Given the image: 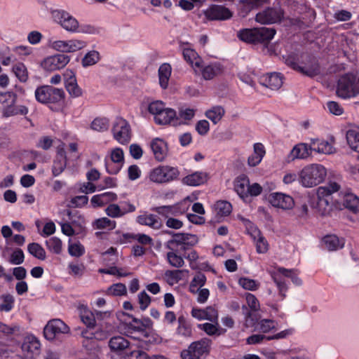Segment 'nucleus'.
I'll use <instances>...</instances> for the list:
<instances>
[{"label":"nucleus","instance_id":"f257e3e1","mask_svg":"<svg viewBox=\"0 0 359 359\" xmlns=\"http://www.w3.org/2000/svg\"><path fill=\"white\" fill-rule=\"evenodd\" d=\"M198 241L197 236L191 233H174L165 246L168 250L166 259L168 264L175 268H181L184 265V258L179 255L194 246Z\"/></svg>","mask_w":359,"mask_h":359},{"label":"nucleus","instance_id":"f03ea898","mask_svg":"<svg viewBox=\"0 0 359 359\" xmlns=\"http://www.w3.org/2000/svg\"><path fill=\"white\" fill-rule=\"evenodd\" d=\"M326 168L320 163H311L305 165L299 172L298 182L305 188H312L321 184L326 178Z\"/></svg>","mask_w":359,"mask_h":359},{"label":"nucleus","instance_id":"7ed1b4c3","mask_svg":"<svg viewBox=\"0 0 359 359\" xmlns=\"http://www.w3.org/2000/svg\"><path fill=\"white\" fill-rule=\"evenodd\" d=\"M36 100L42 104H49L54 110L60 109L64 103L65 93L62 88L43 86L35 90Z\"/></svg>","mask_w":359,"mask_h":359},{"label":"nucleus","instance_id":"20e7f679","mask_svg":"<svg viewBox=\"0 0 359 359\" xmlns=\"http://www.w3.org/2000/svg\"><path fill=\"white\" fill-rule=\"evenodd\" d=\"M276 30L265 27L243 29L238 32V38L250 44H267L274 36Z\"/></svg>","mask_w":359,"mask_h":359},{"label":"nucleus","instance_id":"39448f33","mask_svg":"<svg viewBox=\"0 0 359 359\" xmlns=\"http://www.w3.org/2000/svg\"><path fill=\"white\" fill-rule=\"evenodd\" d=\"M233 189L243 201H248L250 197H256L262 192V187L258 183H250L245 175L238 176L233 181Z\"/></svg>","mask_w":359,"mask_h":359},{"label":"nucleus","instance_id":"423d86ee","mask_svg":"<svg viewBox=\"0 0 359 359\" xmlns=\"http://www.w3.org/2000/svg\"><path fill=\"white\" fill-rule=\"evenodd\" d=\"M180 170L177 167L161 165L152 168L148 173L150 182L156 184H168L178 180Z\"/></svg>","mask_w":359,"mask_h":359},{"label":"nucleus","instance_id":"0eeeda50","mask_svg":"<svg viewBox=\"0 0 359 359\" xmlns=\"http://www.w3.org/2000/svg\"><path fill=\"white\" fill-rule=\"evenodd\" d=\"M269 273L279 290L281 299H283L285 297V293L287 289L284 278H290L295 285H299L302 284L301 279L297 276L296 271L294 269L279 267L276 269L269 270Z\"/></svg>","mask_w":359,"mask_h":359},{"label":"nucleus","instance_id":"6e6552de","mask_svg":"<svg viewBox=\"0 0 359 359\" xmlns=\"http://www.w3.org/2000/svg\"><path fill=\"white\" fill-rule=\"evenodd\" d=\"M16 96L14 93L6 92L0 93V112L4 116L25 115L28 109L24 105H15Z\"/></svg>","mask_w":359,"mask_h":359},{"label":"nucleus","instance_id":"1a4fd4ad","mask_svg":"<svg viewBox=\"0 0 359 359\" xmlns=\"http://www.w3.org/2000/svg\"><path fill=\"white\" fill-rule=\"evenodd\" d=\"M337 94L344 99L359 95V76L349 74L341 76L338 81Z\"/></svg>","mask_w":359,"mask_h":359},{"label":"nucleus","instance_id":"9d476101","mask_svg":"<svg viewBox=\"0 0 359 359\" xmlns=\"http://www.w3.org/2000/svg\"><path fill=\"white\" fill-rule=\"evenodd\" d=\"M212 341L208 338L194 341L190 344L187 350L182 352V359H201L206 356L210 350Z\"/></svg>","mask_w":359,"mask_h":359},{"label":"nucleus","instance_id":"9b49d317","mask_svg":"<svg viewBox=\"0 0 359 359\" xmlns=\"http://www.w3.org/2000/svg\"><path fill=\"white\" fill-rule=\"evenodd\" d=\"M62 28L69 33H83L93 34L97 32V29L89 24L80 25L78 20L70 13H64Z\"/></svg>","mask_w":359,"mask_h":359},{"label":"nucleus","instance_id":"f8f14e48","mask_svg":"<svg viewBox=\"0 0 359 359\" xmlns=\"http://www.w3.org/2000/svg\"><path fill=\"white\" fill-rule=\"evenodd\" d=\"M114 138L121 144H128L131 138L130 127L128 123L122 118H117L112 127Z\"/></svg>","mask_w":359,"mask_h":359},{"label":"nucleus","instance_id":"ddd939ff","mask_svg":"<svg viewBox=\"0 0 359 359\" xmlns=\"http://www.w3.org/2000/svg\"><path fill=\"white\" fill-rule=\"evenodd\" d=\"M69 61V56L58 53L44 58L41 62V66L45 71L54 72L63 69Z\"/></svg>","mask_w":359,"mask_h":359},{"label":"nucleus","instance_id":"4468645a","mask_svg":"<svg viewBox=\"0 0 359 359\" xmlns=\"http://www.w3.org/2000/svg\"><path fill=\"white\" fill-rule=\"evenodd\" d=\"M86 46V41L76 39L57 40L50 44L53 49L62 53H74L84 48Z\"/></svg>","mask_w":359,"mask_h":359},{"label":"nucleus","instance_id":"2eb2a0df","mask_svg":"<svg viewBox=\"0 0 359 359\" xmlns=\"http://www.w3.org/2000/svg\"><path fill=\"white\" fill-rule=\"evenodd\" d=\"M339 189V184L335 182H330L327 185L318 188V207L320 210L323 208L322 212L323 214H325L327 212V208L330 206V203L327 197L330 196L333 193L338 191Z\"/></svg>","mask_w":359,"mask_h":359},{"label":"nucleus","instance_id":"dca6fc26","mask_svg":"<svg viewBox=\"0 0 359 359\" xmlns=\"http://www.w3.org/2000/svg\"><path fill=\"white\" fill-rule=\"evenodd\" d=\"M124 164V153L122 149L116 147L110 151L109 159L105 160V167L109 174L116 175Z\"/></svg>","mask_w":359,"mask_h":359},{"label":"nucleus","instance_id":"f3484780","mask_svg":"<svg viewBox=\"0 0 359 359\" xmlns=\"http://www.w3.org/2000/svg\"><path fill=\"white\" fill-rule=\"evenodd\" d=\"M188 205L185 202H180L171 205H162L156 207L154 210L165 218L176 217L184 215L188 210Z\"/></svg>","mask_w":359,"mask_h":359},{"label":"nucleus","instance_id":"a211bd4d","mask_svg":"<svg viewBox=\"0 0 359 359\" xmlns=\"http://www.w3.org/2000/svg\"><path fill=\"white\" fill-rule=\"evenodd\" d=\"M69 332V327L60 319L50 320L43 330L44 336L48 340H53L59 334Z\"/></svg>","mask_w":359,"mask_h":359},{"label":"nucleus","instance_id":"6ab92c4d","mask_svg":"<svg viewBox=\"0 0 359 359\" xmlns=\"http://www.w3.org/2000/svg\"><path fill=\"white\" fill-rule=\"evenodd\" d=\"M270 204L277 208L291 210L294 205V201L292 196L282 192H273L269 196Z\"/></svg>","mask_w":359,"mask_h":359},{"label":"nucleus","instance_id":"aec40b11","mask_svg":"<svg viewBox=\"0 0 359 359\" xmlns=\"http://www.w3.org/2000/svg\"><path fill=\"white\" fill-rule=\"evenodd\" d=\"M191 316L198 320L217 321L219 313L217 309L213 306H209L204 309L193 307L191 311Z\"/></svg>","mask_w":359,"mask_h":359},{"label":"nucleus","instance_id":"412c9836","mask_svg":"<svg viewBox=\"0 0 359 359\" xmlns=\"http://www.w3.org/2000/svg\"><path fill=\"white\" fill-rule=\"evenodd\" d=\"M180 48L182 52L184 59L192 67L194 72L198 73L197 69H200L201 63H203L198 54L188 43H181Z\"/></svg>","mask_w":359,"mask_h":359},{"label":"nucleus","instance_id":"4be33fe9","mask_svg":"<svg viewBox=\"0 0 359 359\" xmlns=\"http://www.w3.org/2000/svg\"><path fill=\"white\" fill-rule=\"evenodd\" d=\"M311 156L312 152L310 144L299 142L292 147L287 158L288 162H292L296 160H306Z\"/></svg>","mask_w":359,"mask_h":359},{"label":"nucleus","instance_id":"5701e85b","mask_svg":"<svg viewBox=\"0 0 359 359\" xmlns=\"http://www.w3.org/2000/svg\"><path fill=\"white\" fill-rule=\"evenodd\" d=\"M39 348L40 343L37 339L32 335L27 336L21 345L22 357L25 359L32 358L39 354Z\"/></svg>","mask_w":359,"mask_h":359},{"label":"nucleus","instance_id":"b1692460","mask_svg":"<svg viewBox=\"0 0 359 359\" xmlns=\"http://www.w3.org/2000/svg\"><path fill=\"white\" fill-rule=\"evenodd\" d=\"M283 16L281 9L267 8L256 15V21L261 24H272L280 20Z\"/></svg>","mask_w":359,"mask_h":359},{"label":"nucleus","instance_id":"393cba45","mask_svg":"<svg viewBox=\"0 0 359 359\" xmlns=\"http://www.w3.org/2000/svg\"><path fill=\"white\" fill-rule=\"evenodd\" d=\"M311 152L320 154L330 155L335 153L333 144L327 140L319 138H311L309 142Z\"/></svg>","mask_w":359,"mask_h":359},{"label":"nucleus","instance_id":"a878e982","mask_svg":"<svg viewBox=\"0 0 359 359\" xmlns=\"http://www.w3.org/2000/svg\"><path fill=\"white\" fill-rule=\"evenodd\" d=\"M249 233L256 247L257 252L259 254L266 253L269 250V245L261 231L257 227L251 226L249 229Z\"/></svg>","mask_w":359,"mask_h":359},{"label":"nucleus","instance_id":"bb28decb","mask_svg":"<svg viewBox=\"0 0 359 359\" xmlns=\"http://www.w3.org/2000/svg\"><path fill=\"white\" fill-rule=\"evenodd\" d=\"M38 3L41 12L43 14H46V13H49L51 15L52 20L62 27L61 23H63L64 19L63 14L69 13L63 9H55L51 6L50 3L45 1H39Z\"/></svg>","mask_w":359,"mask_h":359},{"label":"nucleus","instance_id":"cd10ccee","mask_svg":"<svg viewBox=\"0 0 359 359\" xmlns=\"http://www.w3.org/2000/svg\"><path fill=\"white\" fill-rule=\"evenodd\" d=\"M154 121L157 124L160 125L172 124L177 126L181 124L175 110L171 108H166L165 107L161 113L156 116Z\"/></svg>","mask_w":359,"mask_h":359},{"label":"nucleus","instance_id":"c85d7f7f","mask_svg":"<svg viewBox=\"0 0 359 359\" xmlns=\"http://www.w3.org/2000/svg\"><path fill=\"white\" fill-rule=\"evenodd\" d=\"M136 222L140 225L147 226L152 229L159 230L163 227V222L156 215L144 212L136 217Z\"/></svg>","mask_w":359,"mask_h":359},{"label":"nucleus","instance_id":"c756f323","mask_svg":"<svg viewBox=\"0 0 359 359\" xmlns=\"http://www.w3.org/2000/svg\"><path fill=\"white\" fill-rule=\"evenodd\" d=\"M206 18L209 20H227L229 19L232 14L231 11L222 6H213L205 12Z\"/></svg>","mask_w":359,"mask_h":359},{"label":"nucleus","instance_id":"7c9ffc66","mask_svg":"<svg viewBox=\"0 0 359 359\" xmlns=\"http://www.w3.org/2000/svg\"><path fill=\"white\" fill-rule=\"evenodd\" d=\"M208 179L209 175L207 172L197 171L183 177L182 182L187 186L197 187L205 184Z\"/></svg>","mask_w":359,"mask_h":359},{"label":"nucleus","instance_id":"2f4dec72","mask_svg":"<svg viewBox=\"0 0 359 359\" xmlns=\"http://www.w3.org/2000/svg\"><path fill=\"white\" fill-rule=\"evenodd\" d=\"M150 147L155 158L158 161H162L165 158L168 154V147L163 140L160 138L154 139L150 143Z\"/></svg>","mask_w":359,"mask_h":359},{"label":"nucleus","instance_id":"473e14b6","mask_svg":"<svg viewBox=\"0 0 359 359\" xmlns=\"http://www.w3.org/2000/svg\"><path fill=\"white\" fill-rule=\"evenodd\" d=\"M286 63L291 66L294 69L308 76H314L320 74V67L316 62H313L310 65L300 66L291 59H287Z\"/></svg>","mask_w":359,"mask_h":359},{"label":"nucleus","instance_id":"72a5a7b5","mask_svg":"<svg viewBox=\"0 0 359 359\" xmlns=\"http://www.w3.org/2000/svg\"><path fill=\"white\" fill-rule=\"evenodd\" d=\"M283 83V77L278 73L265 74L260 78V83L272 90H278L282 86Z\"/></svg>","mask_w":359,"mask_h":359},{"label":"nucleus","instance_id":"f704fd0d","mask_svg":"<svg viewBox=\"0 0 359 359\" xmlns=\"http://www.w3.org/2000/svg\"><path fill=\"white\" fill-rule=\"evenodd\" d=\"M197 69L205 80H211L221 73L222 67L218 62H212L207 65H203L201 63V67Z\"/></svg>","mask_w":359,"mask_h":359},{"label":"nucleus","instance_id":"c9c22d12","mask_svg":"<svg viewBox=\"0 0 359 359\" xmlns=\"http://www.w3.org/2000/svg\"><path fill=\"white\" fill-rule=\"evenodd\" d=\"M266 150L264 146L259 142L255 143L253 145V153L248 158V164L250 167H255L259 165L264 156H265Z\"/></svg>","mask_w":359,"mask_h":359},{"label":"nucleus","instance_id":"e433bc0d","mask_svg":"<svg viewBox=\"0 0 359 359\" xmlns=\"http://www.w3.org/2000/svg\"><path fill=\"white\" fill-rule=\"evenodd\" d=\"M117 195L112 191H107L97 194L91 198L90 203L93 208L102 207L110 202L115 201Z\"/></svg>","mask_w":359,"mask_h":359},{"label":"nucleus","instance_id":"4c0bfd02","mask_svg":"<svg viewBox=\"0 0 359 359\" xmlns=\"http://www.w3.org/2000/svg\"><path fill=\"white\" fill-rule=\"evenodd\" d=\"M189 273L188 270H167L163 275V279L170 286H172L182 280L184 276Z\"/></svg>","mask_w":359,"mask_h":359},{"label":"nucleus","instance_id":"58836bf2","mask_svg":"<svg viewBox=\"0 0 359 359\" xmlns=\"http://www.w3.org/2000/svg\"><path fill=\"white\" fill-rule=\"evenodd\" d=\"M67 165L66 152L63 148L58 149L55 160L53 165V174L54 176H58L65 170Z\"/></svg>","mask_w":359,"mask_h":359},{"label":"nucleus","instance_id":"ea45409f","mask_svg":"<svg viewBox=\"0 0 359 359\" xmlns=\"http://www.w3.org/2000/svg\"><path fill=\"white\" fill-rule=\"evenodd\" d=\"M325 248L329 251L338 250L344 248L345 242L344 238L335 235H327L323 239Z\"/></svg>","mask_w":359,"mask_h":359},{"label":"nucleus","instance_id":"a19ab883","mask_svg":"<svg viewBox=\"0 0 359 359\" xmlns=\"http://www.w3.org/2000/svg\"><path fill=\"white\" fill-rule=\"evenodd\" d=\"M65 76H69L66 83V88L70 95L78 97L82 95V90L79 87L74 72L67 69Z\"/></svg>","mask_w":359,"mask_h":359},{"label":"nucleus","instance_id":"79ce46f5","mask_svg":"<svg viewBox=\"0 0 359 359\" xmlns=\"http://www.w3.org/2000/svg\"><path fill=\"white\" fill-rule=\"evenodd\" d=\"M172 73V67L168 63L162 64L158 70V83L161 88L166 89Z\"/></svg>","mask_w":359,"mask_h":359},{"label":"nucleus","instance_id":"37998d69","mask_svg":"<svg viewBox=\"0 0 359 359\" xmlns=\"http://www.w3.org/2000/svg\"><path fill=\"white\" fill-rule=\"evenodd\" d=\"M78 311L81 321L88 327H94L95 318L94 313L88 308L87 306L81 304L78 306Z\"/></svg>","mask_w":359,"mask_h":359},{"label":"nucleus","instance_id":"c03bdc74","mask_svg":"<svg viewBox=\"0 0 359 359\" xmlns=\"http://www.w3.org/2000/svg\"><path fill=\"white\" fill-rule=\"evenodd\" d=\"M225 114V109L219 105L213 106L205 112V116L214 124H217Z\"/></svg>","mask_w":359,"mask_h":359},{"label":"nucleus","instance_id":"a18cd8bd","mask_svg":"<svg viewBox=\"0 0 359 359\" xmlns=\"http://www.w3.org/2000/svg\"><path fill=\"white\" fill-rule=\"evenodd\" d=\"M129 341L121 336L114 337L109 341L110 349L115 352L122 351L129 346Z\"/></svg>","mask_w":359,"mask_h":359},{"label":"nucleus","instance_id":"49530a36","mask_svg":"<svg viewBox=\"0 0 359 359\" xmlns=\"http://www.w3.org/2000/svg\"><path fill=\"white\" fill-rule=\"evenodd\" d=\"M346 140L350 147L359 152V127H353L346 133Z\"/></svg>","mask_w":359,"mask_h":359},{"label":"nucleus","instance_id":"de8ad7c7","mask_svg":"<svg viewBox=\"0 0 359 359\" xmlns=\"http://www.w3.org/2000/svg\"><path fill=\"white\" fill-rule=\"evenodd\" d=\"M343 203L347 209L353 212L359 211V198L353 194L348 193L345 194Z\"/></svg>","mask_w":359,"mask_h":359},{"label":"nucleus","instance_id":"09e8293b","mask_svg":"<svg viewBox=\"0 0 359 359\" xmlns=\"http://www.w3.org/2000/svg\"><path fill=\"white\" fill-rule=\"evenodd\" d=\"M12 72L20 82H26L29 79L27 67L22 62H17L12 67Z\"/></svg>","mask_w":359,"mask_h":359},{"label":"nucleus","instance_id":"8fccbe9b","mask_svg":"<svg viewBox=\"0 0 359 359\" xmlns=\"http://www.w3.org/2000/svg\"><path fill=\"white\" fill-rule=\"evenodd\" d=\"M116 223L107 217H102L95 219L93 222V227L99 230H112L115 229Z\"/></svg>","mask_w":359,"mask_h":359},{"label":"nucleus","instance_id":"3c124183","mask_svg":"<svg viewBox=\"0 0 359 359\" xmlns=\"http://www.w3.org/2000/svg\"><path fill=\"white\" fill-rule=\"evenodd\" d=\"M109 128V120L106 117H97L90 123V128L97 132L107 131Z\"/></svg>","mask_w":359,"mask_h":359},{"label":"nucleus","instance_id":"603ef678","mask_svg":"<svg viewBox=\"0 0 359 359\" xmlns=\"http://www.w3.org/2000/svg\"><path fill=\"white\" fill-rule=\"evenodd\" d=\"M123 238L126 239V242L130 241V239H133L137 241L142 245H151L153 243V239L148 235L144 233H124L123 234Z\"/></svg>","mask_w":359,"mask_h":359},{"label":"nucleus","instance_id":"864d4df0","mask_svg":"<svg viewBox=\"0 0 359 359\" xmlns=\"http://www.w3.org/2000/svg\"><path fill=\"white\" fill-rule=\"evenodd\" d=\"M197 327L198 329L204 331L209 336L219 335L221 334L219 332L218 320L215 322H211V323H205L198 324Z\"/></svg>","mask_w":359,"mask_h":359},{"label":"nucleus","instance_id":"5fc2aeb1","mask_svg":"<svg viewBox=\"0 0 359 359\" xmlns=\"http://www.w3.org/2000/svg\"><path fill=\"white\" fill-rule=\"evenodd\" d=\"M214 209L217 215L226 217L231 212L232 206L228 201H219L214 205Z\"/></svg>","mask_w":359,"mask_h":359},{"label":"nucleus","instance_id":"6e6d98bb","mask_svg":"<svg viewBox=\"0 0 359 359\" xmlns=\"http://www.w3.org/2000/svg\"><path fill=\"white\" fill-rule=\"evenodd\" d=\"M68 252L72 257H79L84 255L85 248L79 242H72L71 239L68 242Z\"/></svg>","mask_w":359,"mask_h":359},{"label":"nucleus","instance_id":"4d7b16f0","mask_svg":"<svg viewBox=\"0 0 359 359\" xmlns=\"http://www.w3.org/2000/svg\"><path fill=\"white\" fill-rule=\"evenodd\" d=\"M27 250L32 256L39 259L44 260L46 257L45 250L37 243L29 244Z\"/></svg>","mask_w":359,"mask_h":359},{"label":"nucleus","instance_id":"13d9d810","mask_svg":"<svg viewBox=\"0 0 359 359\" xmlns=\"http://www.w3.org/2000/svg\"><path fill=\"white\" fill-rule=\"evenodd\" d=\"M196 110L188 107H181L179 109L177 117L181 124H186L195 116Z\"/></svg>","mask_w":359,"mask_h":359},{"label":"nucleus","instance_id":"bf43d9fd","mask_svg":"<svg viewBox=\"0 0 359 359\" xmlns=\"http://www.w3.org/2000/svg\"><path fill=\"white\" fill-rule=\"evenodd\" d=\"M206 282V277L203 273H198L196 274L190 283V292H197V289L201 288Z\"/></svg>","mask_w":359,"mask_h":359},{"label":"nucleus","instance_id":"052dcab7","mask_svg":"<svg viewBox=\"0 0 359 359\" xmlns=\"http://www.w3.org/2000/svg\"><path fill=\"white\" fill-rule=\"evenodd\" d=\"M47 248L52 252L59 255L62 250V241L57 237H52L46 241Z\"/></svg>","mask_w":359,"mask_h":359},{"label":"nucleus","instance_id":"680f3d73","mask_svg":"<svg viewBox=\"0 0 359 359\" xmlns=\"http://www.w3.org/2000/svg\"><path fill=\"white\" fill-rule=\"evenodd\" d=\"M105 212L110 217H121L126 214V205L121 208L117 204H110L105 209Z\"/></svg>","mask_w":359,"mask_h":359},{"label":"nucleus","instance_id":"e2e57ef3","mask_svg":"<svg viewBox=\"0 0 359 359\" xmlns=\"http://www.w3.org/2000/svg\"><path fill=\"white\" fill-rule=\"evenodd\" d=\"M127 293L126 286L123 283H115L109 286L106 294L111 296H122Z\"/></svg>","mask_w":359,"mask_h":359},{"label":"nucleus","instance_id":"0e129e2a","mask_svg":"<svg viewBox=\"0 0 359 359\" xmlns=\"http://www.w3.org/2000/svg\"><path fill=\"white\" fill-rule=\"evenodd\" d=\"M0 299L3 301V302L0 304V311H11L14 306V297L11 294H6L1 295Z\"/></svg>","mask_w":359,"mask_h":359},{"label":"nucleus","instance_id":"69168bd1","mask_svg":"<svg viewBox=\"0 0 359 359\" xmlns=\"http://www.w3.org/2000/svg\"><path fill=\"white\" fill-rule=\"evenodd\" d=\"M277 323L273 320L263 319L259 320L256 326V329L260 332L266 333L276 329Z\"/></svg>","mask_w":359,"mask_h":359},{"label":"nucleus","instance_id":"338daca9","mask_svg":"<svg viewBox=\"0 0 359 359\" xmlns=\"http://www.w3.org/2000/svg\"><path fill=\"white\" fill-rule=\"evenodd\" d=\"M238 285L245 290L255 291L259 287V283L253 279L242 277L238 279Z\"/></svg>","mask_w":359,"mask_h":359},{"label":"nucleus","instance_id":"774afa93","mask_svg":"<svg viewBox=\"0 0 359 359\" xmlns=\"http://www.w3.org/2000/svg\"><path fill=\"white\" fill-rule=\"evenodd\" d=\"M100 60V54L97 51L91 50L87 53L82 59V65L84 67L96 64Z\"/></svg>","mask_w":359,"mask_h":359}]
</instances>
